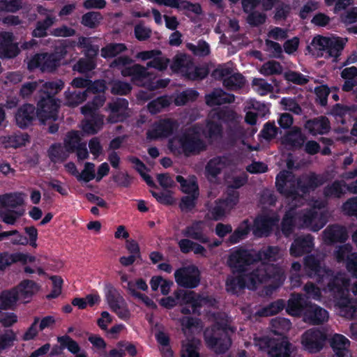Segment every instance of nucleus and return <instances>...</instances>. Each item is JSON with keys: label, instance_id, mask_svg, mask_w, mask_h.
<instances>
[{"label": "nucleus", "instance_id": "27", "mask_svg": "<svg viewBox=\"0 0 357 357\" xmlns=\"http://www.w3.org/2000/svg\"><path fill=\"white\" fill-rule=\"evenodd\" d=\"M13 42V36L11 33H0V57H12L17 54V46Z\"/></svg>", "mask_w": 357, "mask_h": 357}, {"label": "nucleus", "instance_id": "54", "mask_svg": "<svg viewBox=\"0 0 357 357\" xmlns=\"http://www.w3.org/2000/svg\"><path fill=\"white\" fill-rule=\"evenodd\" d=\"M130 160L134 165V167L141 174L146 183L149 185H153V182L151 178L146 174V167L145 165L136 158H131Z\"/></svg>", "mask_w": 357, "mask_h": 357}, {"label": "nucleus", "instance_id": "44", "mask_svg": "<svg viewBox=\"0 0 357 357\" xmlns=\"http://www.w3.org/2000/svg\"><path fill=\"white\" fill-rule=\"evenodd\" d=\"M259 72L264 76L278 75L282 73V67L278 62L268 61L262 65Z\"/></svg>", "mask_w": 357, "mask_h": 357}, {"label": "nucleus", "instance_id": "62", "mask_svg": "<svg viewBox=\"0 0 357 357\" xmlns=\"http://www.w3.org/2000/svg\"><path fill=\"white\" fill-rule=\"evenodd\" d=\"M284 76L288 82H291L296 84H303L308 82L307 76L294 71L286 72Z\"/></svg>", "mask_w": 357, "mask_h": 357}, {"label": "nucleus", "instance_id": "33", "mask_svg": "<svg viewBox=\"0 0 357 357\" xmlns=\"http://www.w3.org/2000/svg\"><path fill=\"white\" fill-rule=\"evenodd\" d=\"M206 224L204 222H197L188 227L184 231V235L200 241L202 243L208 242V238L204 232Z\"/></svg>", "mask_w": 357, "mask_h": 357}, {"label": "nucleus", "instance_id": "56", "mask_svg": "<svg viewBox=\"0 0 357 357\" xmlns=\"http://www.w3.org/2000/svg\"><path fill=\"white\" fill-rule=\"evenodd\" d=\"M187 47L195 54L198 56H206L210 53L208 44L204 41L199 42L197 45L192 43H188Z\"/></svg>", "mask_w": 357, "mask_h": 357}, {"label": "nucleus", "instance_id": "36", "mask_svg": "<svg viewBox=\"0 0 357 357\" xmlns=\"http://www.w3.org/2000/svg\"><path fill=\"white\" fill-rule=\"evenodd\" d=\"M234 100L233 95L226 93L221 89H215L211 93L206 96L207 105L213 106L225 102H231Z\"/></svg>", "mask_w": 357, "mask_h": 357}, {"label": "nucleus", "instance_id": "47", "mask_svg": "<svg viewBox=\"0 0 357 357\" xmlns=\"http://www.w3.org/2000/svg\"><path fill=\"white\" fill-rule=\"evenodd\" d=\"M303 142L304 139L300 129L296 128H294L293 132L285 137L282 141V142L286 145H289L294 147L301 146L303 144Z\"/></svg>", "mask_w": 357, "mask_h": 357}, {"label": "nucleus", "instance_id": "58", "mask_svg": "<svg viewBox=\"0 0 357 357\" xmlns=\"http://www.w3.org/2000/svg\"><path fill=\"white\" fill-rule=\"evenodd\" d=\"M284 303L282 300L277 301L267 307L264 308L261 312H259L261 316H271L278 313L283 309Z\"/></svg>", "mask_w": 357, "mask_h": 357}, {"label": "nucleus", "instance_id": "39", "mask_svg": "<svg viewBox=\"0 0 357 357\" xmlns=\"http://www.w3.org/2000/svg\"><path fill=\"white\" fill-rule=\"evenodd\" d=\"M347 190L357 193V181L352 185L347 187L342 183H334L331 186L328 188L326 190V196L339 197L341 194L344 193Z\"/></svg>", "mask_w": 357, "mask_h": 357}, {"label": "nucleus", "instance_id": "61", "mask_svg": "<svg viewBox=\"0 0 357 357\" xmlns=\"http://www.w3.org/2000/svg\"><path fill=\"white\" fill-rule=\"evenodd\" d=\"M37 12L40 16L45 17L43 22H45L47 26H52L54 24L56 17L52 10L47 9L42 6H38Z\"/></svg>", "mask_w": 357, "mask_h": 357}, {"label": "nucleus", "instance_id": "3", "mask_svg": "<svg viewBox=\"0 0 357 357\" xmlns=\"http://www.w3.org/2000/svg\"><path fill=\"white\" fill-rule=\"evenodd\" d=\"M319 184L318 178L314 176H303L296 181L292 174L287 171L281 172L276 178V186L282 194L286 196L289 208L286 212L282 222V231L285 236H289L296 226L307 227L312 231H318L326 223V218L322 211H307V208L298 211L296 208L297 201L301 196L310 189Z\"/></svg>", "mask_w": 357, "mask_h": 357}, {"label": "nucleus", "instance_id": "15", "mask_svg": "<svg viewBox=\"0 0 357 357\" xmlns=\"http://www.w3.org/2000/svg\"><path fill=\"white\" fill-rule=\"evenodd\" d=\"M238 201V193L232 191L225 199L215 202L214 206L209 209L208 217L215 220L222 219L237 204Z\"/></svg>", "mask_w": 357, "mask_h": 357}, {"label": "nucleus", "instance_id": "16", "mask_svg": "<svg viewBox=\"0 0 357 357\" xmlns=\"http://www.w3.org/2000/svg\"><path fill=\"white\" fill-rule=\"evenodd\" d=\"M210 121L207 123L206 128L203 130V135L208 138L213 139L218 137L221 132V126L220 121H228L234 120L237 116L231 111H221L220 112H214L211 114Z\"/></svg>", "mask_w": 357, "mask_h": 357}, {"label": "nucleus", "instance_id": "53", "mask_svg": "<svg viewBox=\"0 0 357 357\" xmlns=\"http://www.w3.org/2000/svg\"><path fill=\"white\" fill-rule=\"evenodd\" d=\"M81 134L77 131L68 132L65 139V146L69 150L74 151L77 146L81 144Z\"/></svg>", "mask_w": 357, "mask_h": 357}, {"label": "nucleus", "instance_id": "13", "mask_svg": "<svg viewBox=\"0 0 357 357\" xmlns=\"http://www.w3.org/2000/svg\"><path fill=\"white\" fill-rule=\"evenodd\" d=\"M255 345L259 349L268 347L270 357H289V343L284 337H278L269 341L266 338H255Z\"/></svg>", "mask_w": 357, "mask_h": 357}, {"label": "nucleus", "instance_id": "46", "mask_svg": "<svg viewBox=\"0 0 357 357\" xmlns=\"http://www.w3.org/2000/svg\"><path fill=\"white\" fill-rule=\"evenodd\" d=\"M238 29V24L236 20L224 17L220 20L215 31L217 33H221L222 32L236 31Z\"/></svg>", "mask_w": 357, "mask_h": 357}, {"label": "nucleus", "instance_id": "7", "mask_svg": "<svg viewBox=\"0 0 357 357\" xmlns=\"http://www.w3.org/2000/svg\"><path fill=\"white\" fill-rule=\"evenodd\" d=\"M175 298L168 296L160 299V304L166 307L172 308L177 304V301L181 305H185L182 308L183 314H190L197 311L198 307L202 305H213L215 300L201 297L192 291H178L174 294Z\"/></svg>", "mask_w": 357, "mask_h": 357}, {"label": "nucleus", "instance_id": "63", "mask_svg": "<svg viewBox=\"0 0 357 357\" xmlns=\"http://www.w3.org/2000/svg\"><path fill=\"white\" fill-rule=\"evenodd\" d=\"M19 204L17 197L13 194H6L0 196V208L15 207Z\"/></svg>", "mask_w": 357, "mask_h": 357}, {"label": "nucleus", "instance_id": "31", "mask_svg": "<svg viewBox=\"0 0 357 357\" xmlns=\"http://www.w3.org/2000/svg\"><path fill=\"white\" fill-rule=\"evenodd\" d=\"M312 246L313 243L310 236L298 237L292 243L290 252L293 256H301L303 253L309 252Z\"/></svg>", "mask_w": 357, "mask_h": 357}, {"label": "nucleus", "instance_id": "43", "mask_svg": "<svg viewBox=\"0 0 357 357\" xmlns=\"http://www.w3.org/2000/svg\"><path fill=\"white\" fill-rule=\"evenodd\" d=\"M176 181L181 184V190L183 192L189 195L197 194V185L194 177L186 180L181 176H177Z\"/></svg>", "mask_w": 357, "mask_h": 357}, {"label": "nucleus", "instance_id": "4", "mask_svg": "<svg viewBox=\"0 0 357 357\" xmlns=\"http://www.w3.org/2000/svg\"><path fill=\"white\" fill-rule=\"evenodd\" d=\"M121 70L123 76H131L132 81L137 85L145 86L149 89H154L165 87L167 85V79L158 80L153 82L155 78L152 73H148L146 69L140 65L132 64V61L128 57H119L110 65Z\"/></svg>", "mask_w": 357, "mask_h": 357}, {"label": "nucleus", "instance_id": "8", "mask_svg": "<svg viewBox=\"0 0 357 357\" xmlns=\"http://www.w3.org/2000/svg\"><path fill=\"white\" fill-rule=\"evenodd\" d=\"M199 128H194L186 133L172 139L169 148L174 153L185 155L199 153L206 148L205 142L200 139Z\"/></svg>", "mask_w": 357, "mask_h": 357}, {"label": "nucleus", "instance_id": "23", "mask_svg": "<svg viewBox=\"0 0 357 357\" xmlns=\"http://www.w3.org/2000/svg\"><path fill=\"white\" fill-rule=\"evenodd\" d=\"M106 89L104 81H97L91 84L90 87L87 89L86 92H75L70 94H66L68 100V104L71 106L77 105L86 99V93H101L103 92Z\"/></svg>", "mask_w": 357, "mask_h": 357}, {"label": "nucleus", "instance_id": "57", "mask_svg": "<svg viewBox=\"0 0 357 357\" xmlns=\"http://www.w3.org/2000/svg\"><path fill=\"white\" fill-rule=\"evenodd\" d=\"M272 326L277 333H283L289 331L291 328L290 321L284 318H277L272 320Z\"/></svg>", "mask_w": 357, "mask_h": 357}, {"label": "nucleus", "instance_id": "59", "mask_svg": "<svg viewBox=\"0 0 357 357\" xmlns=\"http://www.w3.org/2000/svg\"><path fill=\"white\" fill-rule=\"evenodd\" d=\"M21 215L22 213L17 211H7L6 208H0V218L6 224L13 225Z\"/></svg>", "mask_w": 357, "mask_h": 357}, {"label": "nucleus", "instance_id": "25", "mask_svg": "<svg viewBox=\"0 0 357 357\" xmlns=\"http://www.w3.org/2000/svg\"><path fill=\"white\" fill-rule=\"evenodd\" d=\"M128 101L123 98H119L109 104V121L112 123L122 121L128 114Z\"/></svg>", "mask_w": 357, "mask_h": 357}, {"label": "nucleus", "instance_id": "40", "mask_svg": "<svg viewBox=\"0 0 357 357\" xmlns=\"http://www.w3.org/2000/svg\"><path fill=\"white\" fill-rule=\"evenodd\" d=\"M15 290L6 291L0 295V311L11 308L18 299Z\"/></svg>", "mask_w": 357, "mask_h": 357}, {"label": "nucleus", "instance_id": "48", "mask_svg": "<svg viewBox=\"0 0 357 357\" xmlns=\"http://www.w3.org/2000/svg\"><path fill=\"white\" fill-rule=\"evenodd\" d=\"M96 178L95 165L92 162H86L84 169L77 175L79 181L89 182Z\"/></svg>", "mask_w": 357, "mask_h": 357}, {"label": "nucleus", "instance_id": "17", "mask_svg": "<svg viewBox=\"0 0 357 357\" xmlns=\"http://www.w3.org/2000/svg\"><path fill=\"white\" fill-rule=\"evenodd\" d=\"M174 278L176 283L182 287L194 288L199 282V271L195 266L183 267L176 271Z\"/></svg>", "mask_w": 357, "mask_h": 357}, {"label": "nucleus", "instance_id": "38", "mask_svg": "<svg viewBox=\"0 0 357 357\" xmlns=\"http://www.w3.org/2000/svg\"><path fill=\"white\" fill-rule=\"evenodd\" d=\"M8 240L14 245H28L27 237L20 234L17 230H11L0 233V241Z\"/></svg>", "mask_w": 357, "mask_h": 357}, {"label": "nucleus", "instance_id": "55", "mask_svg": "<svg viewBox=\"0 0 357 357\" xmlns=\"http://www.w3.org/2000/svg\"><path fill=\"white\" fill-rule=\"evenodd\" d=\"M130 160L134 165V167L141 174L146 183L149 185H153V182L151 178L146 174V167L145 165L136 158H131Z\"/></svg>", "mask_w": 357, "mask_h": 357}, {"label": "nucleus", "instance_id": "49", "mask_svg": "<svg viewBox=\"0 0 357 357\" xmlns=\"http://www.w3.org/2000/svg\"><path fill=\"white\" fill-rule=\"evenodd\" d=\"M126 49V46L122 43L110 44L102 49L101 55L104 58L116 56L119 53L125 51Z\"/></svg>", "mask_w": 357, "mask_h": 357}, {"label": "nucleus", "instance_id": "11", "mask_svg": "<svg viewBox=\"0 0 357 357\" xmlns=\"http://www.w3.org/2000/svg\"><path fill=\"white\" fill-rule=\"evenodd\" d=\"M173 71L180 73L189 79H202L208 73L204 67H196L190 57L185 54L177 55L171 66Z\"/></svg>", "mask_w": 357, "mask_h": 357}, {"label": "nucleus", "instance_id": "22", "mask_svg": "<svg viewBox=\"0 0 357 357\" xmlns=\"http://www.w3.org/2000/svg\"><path fill=\"white\" fill-rule=\"evenodd\" d=\"M160 52L157 50H150L139 52L136 55V57L142 61L152 59V61L147 63V67H152L157 70H162L167 68L168 59L165 57L160 56Z\"/></svg>", "mask_w": 357, "mask_h": 357}, {"label": "nucleus", "instance_id": "52", "mask_svg": "<svg viewBox=\"0 0 357 357\" xmlns=\"http://www.w3.org/2000/svg\"><path fill=\"white\" fill-rule=\"evenodd\" d=\"M22 7V0H0V10L15 13Z\"/></svg>", "mask_w": 357, "mask_h": 357}, {"label": "nucleus", "instance_id": "9", "mask_svg": "<svg viewBox=\"0 0 357 357\" xmlns=\"http://www.w3.org/2000/svg\"><path fill=\"white\" fill-rule=\"evenodd\" d=\"M217 326L208 328L204 333L206 344L215 352H224L231 344L227 335L229 320L227 318H215Z\"/></svg>", "mask_w": 357, "mask_h": 357}, {"label": "nucleus", "instance_id": "60", "mask_svg": "<svg viewBox=\"0 0 357 357\" xmlns=\"http://www.w3.org/2000/svg\"><path fill=\"white\" fill-rule=\"evenodd\" d=\"M250 231V225L247 221L243 222L231 236V241L236 243L240 239L244 238Z\"/></svg>", "mask_w": 357, "mask_h": 357}, {"label": "nucleus", "instance_id": "10", "mask_svg": "<svg viewBox=\"0 0 357 357\" xmlns=\"http://www.w3.org/2000/svg\"><path fill=\"white\" fill-rule=\"evenodd\" d=\"M347 38L332 36L331 37H324L317 36L313 38L308 49L312 54L324 55L336 58L343 50L346 43Z\"/></svg>", "mask_w": 357, "mask_h": 357}, {"label": "nucleus", "instance_id": "5", "mask_svg": "<svg viewBox=\"0 0 357 357\" xmlns=\"http://www.w3.org/2000/svg\"><path fill=\"white\" fill-rule=\"evenodd\" d=\"M63 87L61 80L40 84V90L45 97L38 103L37 116L43 124H51L57 119V111L59 107V102L52 97Z\"/></svg>", "mask_w": 357, "mask_h": 357}, {"label": "nucleus", "instance_id": "34", "mask_svg": "<svg viewBox=\"0 0 357 357\" xmlns=\"http://www.w3.org/2000/svg\"><path fill=\"white\" fill-rule=\"evenodd\" d=\"M17 296L19 300L26 302L28 299L38 290V286L32 281L22 282L16 289Z\"/></svg>", "mask_w": 357, "mask_h": 357}, {"label": "nucleus", "instance_id": "21", "mask_svg": "<svg viewBox=\"0 0 357 357\" xmlns=\"http://www.w3.org/2000/svg\"><path fill=\"white\" fill-rule=\"evenodd\" d=\"M336 259L338 261H343L349 272L357 278V255L351 253V246L344 245L336 251Z\"/></svg>", "mask_w": 357, "mask_h": 357}, {"label": "nucleus", "instance_id": "20", "mask_svg": "<svg viewBox=\"0 0 357 357\" xmlns=\"http://www.w3.org/2000/svg\"><path fill=\"white\" fill-rule=\"evenodd\" d=\"M59 63V59L54 54H36L28 61V68L31 70L40 68L42 71H51Z\"/></svg>", "mask_w": 357, "mask_h": 357}, {"label": "nucleus", "instance_id": "12", "mask_svg": "<svg viewBox=\"0 0 357 357\" xmlns=\"http://www.w3.org/2000/svg\"><path fill=\"white\" fill-rule=\"evenodd\" d=\"M105 100L103 96L99 95L95 98L93 107L87 105L82 108V112L86 116H91V119L82 123V129L85 132L94 134L101 128L103 123L102 116L96 114L94 111L97 107L102 105Z\"/></svg>", "mask_w": 357, "mask_h": 357}, {"label": "nucleus", "instance_id": "35", "mask_svg": "<svg viewBox=\"0 0 357 357\" xmlns=\"http://www.w3.org/2000/svg\"><path fill=\"white\" fill-rule=\"evenodd\" d=\"M305 128L312 135L324 134L329 130V123L327 119L320 117L308 121L305 124Z\"/></svg>", "mask_w": 357, "mask_h": 357}, {"label": "nucleus", "instance_id": "18", "mask_svg": "<svg viewBox=\"0 0 357 357\" xmlns=\"http://www.w3.org/2000/svg\"><path fill=\"white\" fill-rule=\"evenodd\" d=\"M324 340L325 335L321 331L312 328L303 334L301 344L305 350L315 353L321 349Z\"/></svg>", "mask_w": 357, "mask_h": 357}, {"label": "nucleus", "instance_id": "42", "mask_svg": "<svg viewBox=\"0 0 357 357\" xmlns=\"http://www.w3.org/2000/svg\"><path fill=\"white\" fill-rule=\"evenodd\" d=\"M331 347H333L335 354L343 351L344 350H349L350 345L349 340L342 335L335 334L331 339Z\"/></svg>", "mask_w": 357, "mask_h": 357}, {"label": "nucleus", "instance_id": "45", "mask_svg": "<svg viewBox=\"0 0 357 357\" xmlns=\"http://www.w3.org/2000/svg\"><path fill=\"white\" fill-rule=\"evenodd\" d=\"M102 16L100 13L89 12L82 17V24L89 28L96 27L102 21Z\"/></svg>", "mask_w": 357, "mask_h": 357}, {"label": "nucleus", "instance_id": "51", "mask_svg": "<svg viewBox=\"0 0 357 357\" xmlns=\"http://www.w3.org/2000/svg\"><path fill=\"white\" fill-rule=\"evenodd\" d=\"M245 109H253L257 115L262 116L269 112V108L266 105L252 99L246 102Z\"/></svg>", "mask_w": 357, "mask_h": 357}, {"label": "nucleus", "instance_id": "24", "mask_svg": "<svg viewBox=\"0 0 357 357\" xmlns=\"http://www.w3.org/2000/svg\"><path fill=\"white\" fill-rule=\"evenodd\" d=\"M35 117L34 107L31 105H24L17 109L15 119L20 128H24L32 124Z\"/></svg>", "mask_w": 357, "mask_h": 357}, {"label": "nucleus", "instance_id": "26", "mask_svg": "<svg viewBox=\"0 0 357 357\" xmlns=\"http://www.w3.org/2000/svg\"><path fill=\"white\" fill-rule=\"evenodd\" d=\"M36 258L26 252L4 253L0 255V269L12 263L20 262L23 264L33 263Z\"/></svg>", "mask_w": 357, "mask_h": 357}, {"label": "nucleus", "instance_id": "41", "mask_svg": "<svg viewBox=\"0 0 357 357\" xmlns=\"http://www.w3.org/2000/svg\"><path fill=\"white\" fill-rule=\"evenodd\" d=\"M251 86L260 96H266L273 90V86L262 78H253Z\"/></svg>", "mask_w": 357, "mask_h": 357}, {"label": "nucleus", "instance_id": "14", "mask_svg": "<svg viewBox=\"0 0 357 357\" xmlns=\"http://www.w3.org/2000/svg\"><path fill=\"white\" fill-rule=\"evenodd\" d=\"M105 299L109 307L124 321L129 319L130 312L127 303L120 293L114 287H109L105 294Z\"/></svg>", "mask_w": 357, "mask_h": 357}, {"label": "nucleus", "instance_id": "30", "mask_svg": "<svg viewBox=\"0 0 357 357\" xmlns=\"http://www.w3.org/2000/svg\"><path fill=\"white\" fill-rule=\"evenodd\" d=\"M201 342L195 337H187L182 343L181 357H200Z\"/></svg>", "mask_w": 357, "mask_h": 357}, {"label": "nucleus", "instance_id": "28", "mask_svg": "<svg viewBox=\"0 0 357 357\" xmlns=\"http://www.w3.org/2000/svg\"><path fill=\"white\" fill-rule=\"evenodd\" d=\"M278 221V218L273 217H259L257 218L254 223L253 233L258 236L268 235L269 231Z\"/></svg>", "mask_w": 357, "mask_h": 357}, {"label": "nucleus", "instance_id": "50", "mask_svg": "<svg viewBox=\"0 0 357 357\" xmlns=\"http://www.w3.org/2000/svg\"><path fill=\"white\" fill-rule=\"evenodd\" d=\"M171 101V99L168 97H160L151 102L148 105V109L151 113L155 114L169 106Z\"/></svg>", "mask_w": 357, "mask_h": 357}, {"label": "nucleus", "instance_id": "37", "mask_svg": "<svg viewBox=\"0 0 357 357\" xmlns=\"http://www.w3.org/2000/svg\"><path fill=\"white\" fill-rule=\"evenodd\" d=\"M326 241L329 243L334 241H342L347 238L346 229L340 226H333L327 228L324 233Z\"/></svg>", "mask_w": 357, "mask_h": 357}, {"label": "nucleus", "instance_id": "19", "mask_svg": "<svg viewBox=\"0 0 357 357\" xmlns=\"http://www.w3.org/2000/svg\"><path fill=\"white\" fill-rule=\"evenodd\" d=\"M216 77L222 78L223 84L228 88H239L244 84L243 77L238 73H233L232 69L227 66H220L214 72Z\"/></svg>", "mask_w": 357, "mask_h": 357}, {"label": "nucleus", "instance_id": "29", "mask_svg": "<svg viewBox=\"0 0 357 357\" xmlns=\"http://www.w3.org/2000/svg\"><path fill=\"white\" fill-rule=\"evenodd\" d=\"M174 127L170 120H163L153 126L149 130L147 136L149 139H155L167 136Z\"/></svg>", "mask_w": 357, "mask_h": 357}, {"label": "nucleus", "instance_id": "64", "mask_svg": "<svg viewBox=\"0 0 357 357\" xmlns=\"http://www.w3.org/2000/svg\"><path fill=\"white\" fill-rule=\"evenodd\" d=\"M197 96V93L192 90H188L181 93L175 98V104L177 105H182L189 100L195 99Z\"/></svg>", "mask_w": 357, "mask_h": 357}, {"label": "nucleus", "instance_id": "2", "mask_svg": "<svg viewBox=\"0 0 357 357\" xmlns=\"http://www.w3.org/2000/svg\"><path fill=\"white\" fill-rule=\"evenodd\" d=\"M305 264L310 277L317 276L319 285L305 284L304 290L307 297L324 302L332 301L340 308L342 316L354 317L357 311V281H353L351 287L344 273L333 275L312 256L305 259Z\"/></svg>", "mask_w": 357, "mask_h": 357}, {"label": "nucleus", "instance_id": "1", "mask_svg": "<svg viewBox=\"0 0 357 357\" xmlns=\"http://www.w3.org/2000/svg\"><path fill=\"white\" fill-rule=\"evenodd\" d=\"M279 254L278 248H268L259 254L255 250H234L228 260L233 274L227 280V290L237 293L244 287L254 289L267 278L273 279V282L280 284L284 279L283 271L273 264H265L263 261H275Z\"/></svg>", "mask_w": 357, "mask_h": 357}, {"label": "nucleus", "instance_id": "32", "mask_svg": "<svg viewBox=\"0 0 357 357\" xmlns=\"http://www.w3.org/2000/svg\"><path fill=\"white\" fill-rule=\"evenodd\" d=\"M229 164L227 158H215L211 160L206 167V174L208 178H215L222 170Z\"/></svg>", "mask_w": 357, "mask_h": 357}, {"label": "nucleus", "instance_id": "6", "mask_svg": "<svg viewBox=\"0 0 357 357\" xmlns=\"http://www.w3.org/2000/svg\"><path fill=\"white\" fill-rule=\"evenodd\" d=\"M287 312L292 316H303L305 322L319 324L328 319V312L317 305L304 306L302 295H293L288 301Z\"/></svg>", "mask_w": 357, "mask_h": 357}]
</instances>
